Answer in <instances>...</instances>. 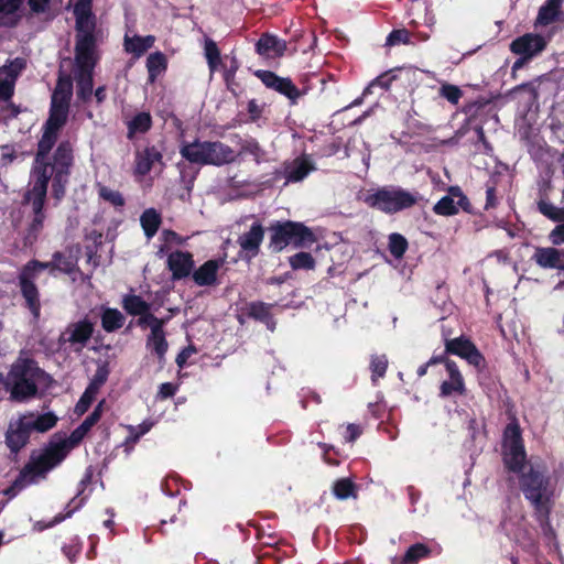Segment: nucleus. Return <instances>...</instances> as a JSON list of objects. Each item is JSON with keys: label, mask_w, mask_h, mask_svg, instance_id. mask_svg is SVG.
<instances>
[{"label": "nucleus", "mask_w": 564, "mask_h": 564, "mask_svg": "<svg viewBox=\"0 0 564 564\" xmlns=\"http://www.w3.org/2000/svg\"><path fill=\"white\" fill-rule=\"evenodd\" d=\"M520 490L533 509V517L545 534L553 533L550 516L554 507L556 482L542 465H530L519 476Z\"/></svg>", "instance_id": "1"}, {"label": "nucleus", "mask_w": 564, "mask_h": 564, "mask_svg": "<svg viewBox=\"0 0 564 564\" xmlns=\"http://www.w3.org/2000/svg\"><path fill=\"white\" fill-rule=\"evenodd\" d=\"M72 96L73 79L61 73L51 96L48 118L43 124L42 138L37 141V162L50 153L67 123Z\"/></svg>", "instance_id": "2"}, {"label": "nucleus", "mask_w": 564, "mask_h": 564, "mask_svg": "<svg viewBox=\"0 0 564 564\" xmlns=\"http://www.w3.org/2000/svg\"><path fill=\"white\" fill-rule=\"evenodd\" d=\"M98 39L75 37L76 95L79 101L87 104L93 98L94 69L98 62Z\"/></svg>", "instance_id": "3"}, {"label": "nucleus", "mask_w": 564, "mask_h": 564, "mask_svg": "<svg viewBox=\"0 0 564 564\" xmlns=\"http://www.w3.org/2000/svg\"><path fill=\"white\" fill-rule=\"evenodd\" d=\"M3 389L10 399L23 402L35 395V358L32 351H21L7 375H0Z\"/></svg>", "instance_id": "4"}, {"label": "nucleus", "mask_w": 564, "mask_h": 564, "mask_svg": "<svg viewBox=\"0 0 564 564\" xmlns=\"http://www.w3.org/2000/svg\"><path fill=\"white\" fill-rule=\"evenodd\" d=\"M268 230V249L272 253H280L289 246L294 249L311 248L317 241L313 230L301 221L274 220Z\"/></svg>", "instance_id": "5"}, {"label": "nucleus", "mask_w": 564, "mask_h": 564, "mask_svg": "<svg viewBox=\"0 0 564 564\" xmlns=\"http://www.w3.org/2000/svg\"><path fill=\"white\" fill-rule=\"evenodd\" d=\"M180 154L192 164L223 166L236 161L235 150L221 141L195 139L183 141Z\"/></svg>", "instance_id": "6"}, {"label": "nucleus", "mask_w": 564, "mask_h": 564, "mask_svg": "<svg viewBox=\"0 0 564 564\" xmlns=\"http://www.w3.org/2000/svg\"><path fill=\"white\" fill-rule=\"evenodd\" d=\"M417 193H411L399 186H382L364 197V203L376 210L393 215L416 205Z\"/></svg>", "instance_id": "7"}, {"label": "nucleus", "mask_w": 564, "mask_h": 564, "mask_svg": "<svg viewBox=\"0 0 564 564\" xmlns=\"http://www.w3.org/2000/svg\"><path fill=\"white\" fill-rule=\"evenodd\" d=\"M502 460L509 471L519 476L527 470V453L518 423L508 424L503 432Z\"/></svg>", "instance_id": "8"}, {"label": "nucleus", "mask_w": 564, "mask_h": 564, "mask_svg": "<svg viewBox=\"0 0 564 564\" xmlns=\"http://www.w3.org/2000/svg\"><path fill=\"white\" fill-rule=\"evenodd\" d=\"M68 454L69 446L64 444L59 433H55L37 454V481L45 479L47 473L61 465Z\"/></svg>", "instance_id": "9"}, {"label": "nucleus", "mask_w": 564, "mask_h": 564, "mask_svg": "<svg viewBox=\"0 0 564 564\" xmlns=\"http://www.w3.org/2000/svg\"><path fill=\"white\" fill-rule=\"evenodd\" d=\"M446 354L465 359L481 376L487 370V361L477 346L466 336L445 338Z\"/></svg>", "instance_id": "10"}, {"label": "nucleus", "mask_w": 564, "mask_h": 564, "mask_svg": "<svg viewBox=\"0 0 564 564\" xmlns=\"http://www.w3.org/2000/svg\"><path fill=\"white\" fill-rule=\"evenodd\" d=\"M254 76L269 89L284 96L291 106L299 104V100L306 95V89H300L290 77H281L272 70L258 69Z\"/></svg>", "instance_id": "11"}, {"label": "nucleus", "mask_w": 564, "mask_h": 564, "mask_svg": "<svg viewBox=\"0 0 564 564\" xmlns=\"http://www.w3.org/2000/svg\"><path fill=\"white\" fill-rule=\"evenodd\" d=\"M463 210L470 215H477L469 198L464 194L458 185H452L447 188V194L443 196L432 208L433 213L438 216H454Z\"/></svg>", "instance_id": "12"}, {"label": "nucleus", "mask_w": 564, "mask_h": 564, "mask_svg": "<svg viewBox=\"0 0 564 564\" xmlns=\"http://www.w3.org/2000/svg\"><path fill=\"white\" fill-rule=\"evenodd\" d=\"M264 234L265 228L262 223L260 220H254L249 230L238 237L237 243L240 247L238 256L242 261L250 263L259 256Z\"/></svg>", "instance_id": "13"}, {"label": "nucleus", "mask_w": 564, "mask_h": 564, "mask_svg": "<svg viewBox=\"0 0 564 564\" xmlns=\"http://www.w3.org/2000/svg\"><path fill=\"white\" fill-rule=\"evenodd\" d=\"M75 17V37L98 39L97 20L93 12V0H76L73 9Z\"/></svg>", "instance_id": "14"}, {"label": "nucleus", "mask_w": 564, "mask_h": 564, "mask_svg": "<svg viewBox=\"0 0 564 564\" xmlns=\"http://www.w3.org/2000/svg\"><path fill=\"white\" fill-rule=\"evenodd\" d=\"M549 39L538 33H524L511 41L509 50L512 54L534 58L545 51Z\"/></svg>", "instance_id": "15"}, {"label": "nucleus", "mask_w": 564, "mask_h": 564, "mask_svg": "<svg viewBox=\"0 0 564 564\" xmlns=\"http://www.w3.org/2000/svg\"><path fill=\"white\" fill-rule=\"evenodd\" d=\"M94 334V324L84 318L75 323L68 324L66 329L61 334L58 341L61 344H69L74 351H80L89 341Z\"/></svg>", "instance_id": "16"}, {"label": "nucleus", "mask_w": 564, "mask_h": 564, "mask_svg": "<svg viewBox=\"0 0 564 564\" xmlns=\"http://www.w3.org/2000/svg\"><path fill=\"white\" fill-rule=\"evenodd\" d=\"M34 430L35 417L32 414L25 415L11 424L7 433V444L11 451L17 452L23 447Z\"/></svg>", "instance_id": "17"}, {"label": "nucleus", "mask_w": 564, "mask_h": 564, "mask_svg": "<svg viewBox=\"0 0 564 564\" xmlns=\"http://www.w3.org/2000/svg\"><path fill=\"white\" fill-rule=\"evenodd\" d=\"M93 479H94V469L91 466H89L86 468L83 478L78 482L76 496L66 506V512L58 513L57 516H55L54 523L62 522L66 518L72 517V514L75 511H77L85 505L86 500L88 499V495H85V491H86L87 487L93 482Z\"/></svg>", "instance_id": "18"}, {"label": "nucleus", "mask_w": 564, "mask_h": 564, "mask_svg": "<svg viewBox=\"0 0 564 564\" xmlns=\"http://www.w3.org/2000/svg\"><path fill=\"white\" fill-rule=\"evenodd\" d=\"M93 479H94V469L91 466H89L86 468L83 478L78 482L76 496L66 506V512L58 513L57 516H55L54 523L62 522L66 518L72 517V514L75 511H77L85 505L86 500L88 499V495H85V491H86L87 487L93 482Z\"/></svg>", "instance_id": "19"}, {"label": "nucleus", "mask_w": 564, "mask_h": 564, "mask_svg": "<svg viewBox=\"0 0 564 564\" xmlns=\"http://www.w3.org/2000/svg\"><path fill=\"white\" fill-rule=\"evenodd\" d=\"M166 264L174 281L185 279L192 273L194 268L193 254L188 251H173L169 254Z\"/></svg>", "instance_id": "20"}, {"label": "nucleus", "mask_w": 564, "mask_h": 564, "mask_svg": "<svg viewBox=\"0 0 564 564\" xmlns=\"http://www.w3.org/2000/svg\"><path fill=\"white\" fill-rule=\"evenodd\" d=\"M273 306L274 304L265 303L262 301L249 302L242 308V315L264 324L267 329L274 332L276 322L271 313V308Z\"/></svg>", "instance_id": "21"}, {"label": "nucleus", "mask_w": 564, "mask_h": 564, "mask_svg": "<svg viewBox=\"0 0 564 564\" xmlns=\"http://www.w3.org/2000/svg\"><path fill=\"white\" fill-rule=\"evenodd\" d=\"M532 260L542 269H556L564 272V250L553 247H538Z\"/></svg>", "instance_id": "22"}, {"label": "nucleus", "mask_w": 564, "mask_h": 564, "mask_svg": "<svg viewBox=\"0 0 564 564\" xmlns=\"http://www.w3.org/2000/svg\"><path fill=\"white\" fill-rule=\"evenodd\" d=\"M155 163H163L162 152L155 145H148L142 151H137L134 159V174L145 176Z\"/></svg>", "instance_id": "23"}, {"label": "nucleus", "mask_w": 564, "mask_h": 564, "mask_svg": "<svg viewBox=\"0 0 564 564\" xmlns=\"http://www.w3.org/2000/svg\"><path fill=\"white\" fill-rule=\"evenodd\" d=\"M286 47L284 40L271 33H263L256 43V52L267 58L282 57Z\"/></svg>", "instance_id": "24"}, {"label": "nucleus", "mask_w": 564, "mask_h": 564, "mask_svg": "<svg viewBox=\"0 0 564 564\" xmlns=\"http://www.w3.org/2000/svg\"><path fill=\"white\" fill-rule=\"evenodd\" d=\"M449 380H445L441 383L440 387V395L442 398H446L452 395L453 393H456L458 395H465L466 394V387L464 378L458 369V366L456 362H447V369H446Z\"/></svg>", "instance_id": "25"}, {"label": "nucleus", "mask_w": 564, "mask_h": 564, "mask_svg": "<svg viewBox=\"0 0 564 564\" xmlns=\"http://www.w3.org/2000/svg\"><path fill=\"white\" fill-rule=\"evenodd\" d=\"M223 259H210L204 262L193 274V281L198 286H212L217 283L218 270L223 265Z\"/></svg>", "instance_id": "26"}, {"label": "nucleus", "mask_w": 564, "mask_h": 564, "mask_svg": "<svg viewBox=\"0 0 564 564\" xmlns=\"http://www.w3.org/2000/svg\"><path fill=\"white\" fill-rule=\"evenodd\" d=\"M35 260H30L20 274L22 294L33 314H35Z\"/></svg>", "instance_id": "27"}, {"label": "nucleus", "mask_w": 564, "mask_h": 564, "mask_svg": "<svg viewBox=\"0 0 564 564\" xmlns=\"http://www.w3.org/2000/svg\"><path fill=\"white\" fill-rule=\"evenodd\" d=\"M73 163V149L69 141H62L54 154H53V163L48 166L51 167V174L53 173H69V167Z\"/></svg>", "instance_id": "28"}, {"label": "nucleus", "mask_w": 564, "mask_h": 564, "mask_svg": "<svg viewBox=\"0 0 564 564\" xmlns=\"http://www.w3.org/2000/svg\"><path fill=\"white\" fill-rule=\"evenodd\" d=\"M23 0H0V26L11 28L22 17Z\"/></svg>", "instance_id": "29"}, {"label": "nucleus", "mask_w": 564, "mask_h": 564, "mask_svg": "<svg viewBox=\"0 0 564 564\" xmlns=\"http://www.w3.org/2000/svg\"><path fill=\"white\" fill-rule=\"evenodd\" d=\"M127 139L133 140L137 134H145L153 126L152 116L149 111H140L127 121Z\"/></svg>", "instance_id": "30"}, {"label": "nucleus", "mask_w": 564, "mask_h": 564, "mask_svg": "<svg viewBox=\"0 0 564 564\" xmlns=\"http://www.w3.org/2000/svg\"><path fill=\"white\" fill-rule=\"evenodd\" d=\"M432 550L429 545L417 542L412 544L401 557H394L392 564H417L420 561L430 557Z\"/></svg>", "instance_id": "31"}, {"label": "nucleus", "mask_w": 564, "mask_h": 564, "mask_svg": "<svg viewBox=\"0 0 564 564\" xmlns=\"http://www.w3.org/2000/svg\"><path fill=\"white\" fill-rule=\"evenodd\" d=\"M147 347L151 348L153 354L156 356L159 361H163L165 359V354L169 349V343L166 340V332L158 328H153L150 330V334L147 336Z\"/></svg>", "instance_id": "32"}, {"label": "nucleus", "mask_w": 564, "mask_h": 564, "mask_svg": "<svg viewBox=\"0 0 564 564\" xmlns=\"http://www.w3.org/2000/svg\"><path fill=\"white\" fill-rule=\"evenodd\" d=\"M121 306L124 312L130 316H138V318L148 313V308H151V304L143 300L142 296L129 293L122 296Z\"/></svg>", "instance_id": "33"}, {"label": "nucleus", "mask_w": 564, "mask_h": 564, "mask_svg": "<svg viewBox=\"0 0 564 564\" xmlns=\"http://www.w3.org/2000/svg\"><path fill=\"white\" fill-rule=\"evenodd\" d=\"M562 0H547L538 12V17L534 21V26H546L556 21Z\"/></svg>", "instance_id": "34"}, {"label": "nucleus", "mask_w": 564, "mask_h": 564, "mask_svg": "<svg viewBox=\"0 0 564 564\" xmlns=\"http://www.w3.org/2000/svg\"><path fill=\"white\" fill-rule=\"evenodd\" d=\"M154 35H134L133 37L126 36L124 48L127 52L134 54L137 57H140L154 45Z\"/></svg>", "instance_id": "35"}, {"label": "nucleus", "mask_w": 564, "mask_h": 564, "mask_svg": "<svg viewBox=\"0 0 564 564\" xmlns=\"http://www.w3.org/2000/svg\"><path fill=\"white\" fill-rule=\"evenodd\" d=\"M314 166L306 159H296L285 169V177L288 182L296 183L303 181Z\"/></svg>", "instance_id": "36"}, {"label": "nucleus", "mask_w": 564, "mask_h": 564, "mask_svg": "<svg viewBox=\"0 0 564 564\" xmlns=\"http://www.w3.org/2000/svg\"><path fill=\"white\" fill-rule=\"evenodd\" d=\"M25 59L17 57L0 67V79L6 84L9 83L10 87L14 90V85L18 76L25 68Z\"/></svg>", "instance_id": "37"}, {"label": "nucleus", "mask_w": 564, "mask_h": 564, "mask_svg": "<svg viewBox=\"0 0 564 564\" xmlns=\"http://www.w3.org/2000/svg\"><path fill=\"white\" fill-rule=\"evenodd\" d=\"M140 224L145 237L151 239L158 232L162 224L161 214L154 208H148L142 213Z\"/></svg>", "instance_id": "38"}, {"label": "nucleus", "mask_w": 564, "mask_h": 564, "mask_svg": "<svg viewBox=\"0 0 564 564\" xmlns=\"http://www.w3.org/2000/svg\"><path fill=\"white\" fill-rule=\"evenodd\" d=\"M167 68V58L162 52L151 53L147 58L148 82L153 84Z\"/></svg>", "instance_id": "39"}, {"label": "nucleus", "mask_w": 564, "mask_h": 564, "mask_svg": "<svg viewBox=\"0 0 564 564\" xmlns=\"http://www.w3.org/2000/svg\"><path fill=\"white\" fill-rule=\"evenodd\" d=\"M389 359L386 354H372L369 359L370 379L372 386H378L380 379L386 377Z\"/></svg>", "instance_id": "40"}, {"label": "nucleus", "mask_w": 564, "mask_h": 564, "mask_svg": "<svg viewBox=\"0 0 564 564\" xmlns=\"http://www.w3.org/2000/svg\"><path fill=\"white\" fill-rule=\"evenodd\" d=\"M124 321V315L117 308L106 307L101 313V326L107 333H113L121 328Z\"/></svg>", "instance_id": "41"}, {"label": "nucleus", "mask_w": 564, "mask_h": 564, "mask_svg": "<svg viewBox=\"0 0 564 564\" xmlns=\"http://www.w3.org/2000/svg\"><path fill=\"white\" fill-rule=\"evenodd\" d=\"M102 232L94 229L85 235V240L88 242L85 246V254L87 257L88 262H93L95 267L99 264L98 259V250L102 245Z\"/></svg>", "instance_id": "42"}, {"label": "nucleus", "mask_w": 564, "mask_h": 564, "mask_svg": "<svg viewBox=\"0 0 564 564\" xmlns=\"http://www.w3.org/2000/svg\"><path fill=\"white\" fill-rule=\"evenodd\" d=\"M35 480V458L33 455L30 456V460L15 479L12 487L8 488L4 494L14 496L17 490H20L28 484H32Z\"/></svg>", "instance_id": "43"}, {"label": "nucleus", "mask_w": 564, "mask_h": 564, "mask_svg": "<svg viewBox=\"0 0 564 564\" xmlns=\"http://www.w3.org/2000/svg\"><path fill=\"white\" fill-rule=\"evenodd\" d=\"M204 55L210 73L216 72L221 65V55L217 43L210 37H205Z\"/></svg>", "instance_id": "44"}, {"label": "nucleus", "mask_w": 564, "mask_h": 564, "mask_svg": "<svg viewBox=\"0 0 564 564\" xmlns=\"http://www.w3.org/2000/svg\"><path fill=\"white\" fill-rule=\"evenodd\" d=\"M333 494L339 500L357 498V486L349 478H340L334 482Z\"/></svg>", "instance_id": "45"}, {"label": "nucleus", "mask_w": 564, "mask_h": 564, "mask_svg": "<svg viewBox=\"0 0 564 564\" xmlns=\"http://www.w3.org/2000/svg\"><path fill=\"white\" fill-rule=\"evenodd\" d=\"M289 264L293 270H314L316 267L315 258L305 251H300L289 257Z\"/></svg>", "instance_id": "46"}, {"label": "nucleus", "mask_w": 564, "mask_h": 564, "mask_svg": "<svg viewBox=\"0 0 564 564\" xmlns=\"http://www.w3.org/2000/svg\"><path fill=\"white\" fill-rule=\"evenodd\" d=\"M47 167L44 166L42 171L37 167V226L41 224L40 215L45 203L47 183L51 177L46 175Z\"/></svg>", "instance_id": "47"}, {"label": "nucleus", "mask_w": 564, "mask_h": 564, "mask_svg": "<svg viewBox=\"0 0 564 564\" xmlns=\"http://www.w3.org/2000/svg\"><path fill=\"white\" fill-rule=\"evenodd\" d=\"M409 248V243L406 238L399 234L393 232L389 235V243L388 249L391 256H393L395 259H401L405 254L406 250Z\"/></svg>", "instance_id": "48"}, {"label": "nucleus", "mask_w": 564, "mask_h": 564, "mask_svg": "<svg viewBox=\"0 0 564 564\" xmlns=\"http://www.w3.org/2000/svg\"><path fill=\"white\" fill-rule=\"evenodd\" d=\"M98 196L111 204L115 207H123L126 204L124 197L119 191L111 189L106 185L98 184Z\"/></svg>", "instance_id": "49"}, {"label": "nucleus", "mask_w": 564, "mask_h": 564, "mask_svg": "<svg viewBox=\"0 0 564 564\" xmlns=\"http://www.w3.org/2000/svg\"><path fill=\"white\" fill-rule=\"evenodd\" d=\"M397 79V75L394 74V70H388L376 77L364 90V95H368L372 93V88L376 86H379L383 90H388L392 84L393 80Z\"/></svg>", "instance_id": "50"}, {"label": "nucleus", "mask_w": 564, "mask_h": 564, "mask_svg": "<svg viewBox=\"0 0 564 564\" xmlns=\"http://www.w3.org/2000/svg\"><path fill=\"white\" fill-rule=\"evenodd\" d=\"M109 372L107 364L99 365L87 388L98 393L100 388L107 382Z\"/></svg>", "instance_id": "51"}, {"label": "nucleus", "mask_w": 564, "mask_h": 564, "mask_svg": "<svg viewBox=\"0 0 564 564\" xmlns=\"http://www.w3.org/2000/svg\"><path fill=\"white\" fill-rule=\"evenodd\" d=\"M65 173H53L52 176V196L58 203L65 195V184L67 182Z\"/></svg>", "instance_id": "52"}, {"label": "nucleus", "mask_w": 564, "mask_h": 564, "mask_svg": "<svg viewBox=\"0 0 564 564\" xmlns=\"http://www.w3.org/2000/svg\"><path fill=\"white\" fill-rule=\"evenodd\" d=\"M96 395V392L86 387L84 393L82 394V397L79 398L78 402L75 405V414L78 416L85 414L91 406L93 402L95 401Z\"/></svg>", "instance_id": "53"}, {"label": "nucleus", "mask_w": 564, "mask_h": 564, "mask_svg": "<svg viewBox=\"0 0 564 564\" xmlns=\"http://www.w3.org/2000/svg\"><path fill=\"white\" fill-rule=\"evenodd\" d=\"M440 96L445 98L452 105H457L463 96V91L458 86L443 84L440 88Z\"/></svg>", "instance_id": "54"}, {"label": "nucleus", "mask_w": 564, "mask_h": 564, "mask_svg": "<svg viewBox=\"0 0 564 564\" xmlns=\"http://www.w3.org/2000/svg\"><path fill=\"white\" fill-rule=\"evenodd\" d=\"M220 67L223 68L224 82L230 83L235 82V76L240 67V63L238 58L235 55H232L229 57V63L226 64L221 62Z\"/></svg>", "instance_id": "55"}, {"label": "nucleus", "mask_w": 564, "mask_h": 564, "mask_svg": "<svg viewBox=\"0 0 564 564\" xmlns=\"http://www.w3.org/2000/svg\"><path fill=\"white\" fill-rule=\"evenodd\" d=\"M54 265L64 273H72L75 270L76 262L70 257L56 252L53 257Z\"/></svg>", "instance_id": "56"}, {"label": "nucleus", "mask_w": 564, "mask_h": 564, "mask_svg": "<svg viewBox=\"0 0 564 564\" xmlns=\"http://www.w3.org/2000/svg\"><path fill=\"white\" fill-rule=\"evenodd\" d=\"M538 210L546 218L558 221L560 208L554 206L547 199L541 198L538 202Z\"/></svg>", "instance_id": "57"}, {"label": "nucleus", "mask_w": 564, "mask_h": 564, "mask_svg": "<svg viewBox=\"0 0 564 564\" xmlns=\"http://www.w3.org/2000/svg\"><path fill=\"white\" fill-rule=\"evenodd\" d=\"M241 153H248L254 156L256 161L259 162L263 154V151L259 142L254 138L243 140L240 148Z\"/></svg>", "instance_id": "58"}, {"label": "nucleus", "mask_w": 564, "mask_h": 564, "mask_svg": "<svg viewBox=\"0 0 564 564\" xmlns=\"http://www.w3.org/2000/svg\"><path fill=\"white\" fill-rule=\"evenodd\" d=\"M57 420V416L53 412L37 414V433L50 431L56 425Z\"/></svg>", "instance_id": "59"}, {"label": "nucleus", "mask_w": 564, "mask_h": 564, "mask_svg": "<svg viewBox=\"0 0 564 564\" xmlns=\"http://www.w3.org/2000/svg\"><path fill=\"white\" fill-rule=\"evenodd\" d=\"M410 42V33L405 29L393 30L387 37V45L408 44Z\"/></svg>", "instance_id": "60"}, {"label": "nucleus", "mask_w": 564, "mask_h": 564, "mask_svg": "<svg viewBox=\"0 0 564 564\" xmlns=\"http://www.w3.org/2000/svg\"><path fill=\"white\" fill-rule=\"evenodd\" d=\"M88 434V432L79 424L69 435L68 438L63 437V442L66 446H69V452L72 448L77 446L84 437Z\"/></svg>", "instance_id": "61"}, {"label": "nucleus", "mask_w": 564, "mask_h": 564, "mask_svg": "<svg viewBox=\"0 0 564 564\" xmlns=\"http://www.w3.org/2000/svg\"><path fill=\"white\" fill-rule=\"evenodd\" d=\"M535 82H528V83H522L516 87H513L510 91H509V95L510 96H513V95H517L521 91H527L529 95H530V100L533 101V100H536L538 99V90H536V86H535Z\"/></svg>", "instance_id": "62"}, {"label": "nucleus", "mask_w": 564, "mask_h": 564, "mask_svg": "<svg viewBox=\"0 0 564 564\" xmlns=\"http://www.w3.org/2000/svg\"><path fill=\"white\" fill-rule=\"evenodd\" d=\"M160 321L159 317L151 313V308H148V313H144L137 319V325L141 328L149 327L150 330L156 328L159 326Z\"/></svg>", "instance_id": "63"}, {"label": "nucleus", "mask_w": 564, "mask_h": 564, "mask_svg": "<svg viewBox=\"0 0 564 564\" xmlns=\"http://www.w3.org/2000/svg\"><path fill=\"white\" fill-rule=\"evenodd\" d=\"M152 425L153 424L151 422L144 421L138 426H130V434L128 440L134 443L138 442L144 434H147L151 430Z\"/></svg>", "instance_id": "64"}]
</instances>
